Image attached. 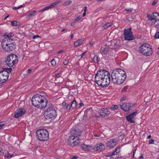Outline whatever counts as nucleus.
<instances>
[{"label":"nucleus","mask_w":159,"mask_h":159,"mask_svg":"<svg viewBox=\"0 0 159 159\" xmlns=\"http://www.w3.org/2000/svg\"><path fill=\"white\" fill-rule=\"evenodd\" d=\"M94 80L98 86L103 87H107L110 83V74L104 70H100L96 74Z\"/></svg>","instance_id":"1"},{"label":"nucleus","mask_w":159,"mask_h":159,"mask_svg":"<svg viewBox=\"0 0 159 159\" xmlns=\"http://www.w3.org/2000/svg\"><path fill=\"white\" fill-rule=\"evenodd\" d=\"M111 76L113 82L117 84L122 83L126 77L125 72L121 69L114 70L111 73Z\"/></svg>","instance_id":"2"},{"label":"nucleus","mask_w":159,"mask_h":159,"mask_svg":"<svg viewBox=\"0 0 159 159\" xmlns=\"http://www.w3.org/2000/svg\"><path fill=\"white\" fill-rule=\"evenodd\" d=\"M32 105L38 108L42 109L46 107L48 103V100L41 95L36 94L32 98Z\"/></svg>","instance_id":"3"},{"label":"nucleus","mask_w":159,"mask_h":159,"mask_svg":"<svg viewBox=\"0 0 159 159\" xmlns=\"http://www.w3.org/2000/svg\"><path fill=\"white\" fill-rule=\"evenodd\" d=\"M2 47L6 52H10L15 49L16 43L12 39L5 38L2 42Z\"/></svg>","instance_id":"4"},{"label":"nucleus","mask_w":159,"mask_h":159,"mask_svg":"<svg viewBox=\"0 0 159 159\" xmlns=\"http://www.w3.org/2000/svg\"><path fill=\"white\" fill-rule=\"evenodd\" d=\"M37 139L41 141H45L49 139V134L48 131L44 129L38 130L36 132Z\"/></svg>","instance_id":"5"},{"label":"nucleus","mask_w":159,"mask_h":159,"mask_svg":"<svg viewBox=\"0 0 159 159\" xmlns=\"http://www.w3.org/2000/svg\"><path fill=\"white\" fill-rule=\"evenodd\" d=\"M139 51L142 54L146 56H150L153 53L151 46L148 44L141 45L139 48Z\"/></svg>","instance_id":"6"},{"label":"nucleus","mask_w":159,"mask_h":159,"mask_svg":"<svg viewBox=\"0 0 159 159\" xmlns=\"http://www.w3.org/2000/svg\"><path fill=\"white\" fill-rule=\"evenodd\" d=\"M47 112L45 118L50 121L54 119L57 116L56 111L52 106L50 107L45 110V112Z\"/></svg>","instance_id":"7"},{"label":"nucleus","mask_w":159,"mask_h":159,"mask_svg":"<svg viewBox=\"0 0 159 159\" xmlns=\"http://www.w3.org/2000/svg\"><path fill=\"white\" fill-rule=\"evenodd\" d=\"M6 61V64L9 67H12L18 62V57L14 54H10Z\"/></svg>","instance_id":"8"},{"label":"nucleus","mask_w":159,"mask_h":159,"mask_svg":"<svg viewBox=\"0 0 159 159\" xmlns=\"http://www.w3.org/2000/svg\"><path fill=\"white\" fill-rule=\"evenodd\" d=\"M125 39V40H132L134 39V37L132 35V32L131 28L125 29L124 32Z\"/></svg>","instance_id":"9"},{"label":"nucleus","mask_w":159,"mask_h":159,"mask_svg":"<svg viewBox=\"0 0 159 159\" xmlns=\"http://www.w3.org/2000/svg\"><path fill=\"white\" fill-rule=\"evenodd\" d=\"M8 73L5 71L0 72V83L2 84L6 82L9 77Z\"/></svg>","instance_id":"10"},{"label":"nucleus","mask_w":159,"mask_h":159,"mask_svg":"<svg viewBox=\"0 0 159 159\" xmlns=\"http://www.w3.org/2000/svg\"><path fill=\"white\" fill-rule=\"evenodd\" d=\"M133 106L132 104H129L127 103H124L120 104L121 108L125 111H128L131 109V108Z\"/></svg>","instance_id":"11"},{"label":"nucleus","mask_w":159,"mask_h":159,"mask_svg":"<svg viewBox=\"0 0 159 159\" xmlns=\"http://www.w3.org/2000/svg\"><path fill=\"white\" fill-rule=\"evenodd\" d=\"M26 111L23 108H19L15 112L14 114L15 118H17L20 116H22L25 112Z\"/></svg>","instance_id":"12"},{"label":"nucleus","mask_w":159,"mask_h":159,"mask_svg":"<svg viewBox=\"0 0 159 159\" xmlns=\"http://www.w3.org/2000/svg\"><path fill=\"white\" fill-rule=\"evenodd\" d=\"M101 53L104 57L107 56L109 55V49L108 46L104 45L102 47L100 50Z\"/></svg>","instance_id":"13"},{"label":"nucleus","mask_w":159,"mask_h":159,"mask_svg":"<svg viewBox=\"0 0 159 159\" xmlns=\"http://www.w3.org/2000/svg\"><path fill=\"white\" fill-rule=\"evenodd\" d=\"M117 141L116 139H110L107 142V145L108 147L112 148L117 144Z\"/></svg>","instance_id":"14"},{"label":"nucleus","mask_w":159,"mask_h":159,"mask_svg":"<svg viewBox=\"0 0 159 159\" xmlns=\"http://www.w3.org/2000/svg\"><path fill=\"white\" fill-rule=\"evenodd\" d=\"M98 114L100 116L104 117L105 116H108L110 114V111L107 109L102 108L99 110Z\"/></svg>","instance_id":"15"},{"label":"nucleus","mask_w":159,"mask_h":159,"mask_svg":"<svg viewBox=\"0 0 159 159\" xmlns=\"http://www.w3.org/2000/svg\"><path fill=\"white\" fill-rule=\"evenodd\" d=\"M137 114V112H134L133 113L130 114L126 116V119L130 123L134 122V120L133 119L134 117Z\"/></svg>","instance_id":"16"},{"label":"nucleus","mask_w":159,"mask_h":159,"mask_svg":"<svg viewBox=\"0 0 159 159\" xmlns=\"http://www.w3.org/2000/svg\"><path fill=\"white\" fill-rule=\"evenodd\" d=\"M71 136H74L75 137H78L81 135L82 132L79 129H72L70 131Z\"/></svg>","instance_id":"17"},{"label":"nucleus","mask_w":159,"mask_h":159,"mask_svg":"<svg viewBox=\"0 0 159 159\" xmlns=\"http://www.w3.org/2000/svg\"><path fill=\"white\" fill-rule=\"evenodd\" d=\"M94 150L96 151H101L104 149V146L103 144L100 143L95 145L94 147Z\"/></svg>","instance_id":"18"},{"label":"nucleus","mask_w":159,"mask_h":159,"mask_svg":"<svg viewBox=\"0 0 159 159\" xmlns=\"http://www.w3.org/2000/svg\"><path fill=\"white\" fill-rule=\"evenodd\" d=\"M81 147L83 150L85 151H89L93 149L91 145H85L84 143L81 145Z\"/></svg>","instance_id":"19"},{"label":"nucleus","mask_w":159,"mask_h":159,"mask_svg":"<svg viewBox=\"0 0 159 159\" xmlns=\"http://www.w3.org/2000/svg\"><path fill=\"white\" fill-rule=\"evenodd\" d=\"M75 139V137L73 136H71L69 138L67 141L69 145L71 147H74V141Z\"/></svg>","instance_id":"20"},{"label":"nucleus","mask_w":159,"mask_h":159,"mask_svg":"<svg viewBox=\"0 0 159 159\" xmlns=\"http://www.w3.org/2000/svg\"><path fill=\"white\" fill-rule=\"evenodd\" d=\"M150 19H148L147 21V23L150 25H152L154 24L157 21L153 18H152L151 17Z\"/></svg>","instance_id":"21"},{"label":"nucleus","mask_w":159,"mask_h":159,"mask_svg":"<svg viewBox=\"0 0 159 159\" xmlns=\"http://www.w3.org/2000/svg\"><path fill=\"white\" fill-rule=\"evenodd\" d=\"M75 139L74 140V146H77L80 142V139L78 138V137H75Z\"/></svg>","instance_id":"22"},{"label":"nucleus","mask_w":159,"mask_h":159,"mask_svg":"<svg viewBox=\"0 0 159 159\" xmlns=\"http://www.w3.org/2000/svg\"><path fill=\"white\" fill-rule=\"evenodd\" d=\"M14 36V34L12 33H6L4 34V36L7 37L9 38Z\"/></svg>","instance_id":"23"},{"label":"nucleus","mask_w":159,"mask_h":159,"mask_svg":"<svg viewBox=\"0 0 159 159\" xmlns=\"http://www.w3.org/2000/svg\"><path fill=\"white\" fill-rule=\"evenodd\" d=\"M77 102L76 101V100L74 99V100L71 103V107L72 108H75L76 106Z\"/></svg>","instance_id":"24"},{"label":"nucleus","mask_w":159,"mask_h":159,"mask_svg":"<svg viewBox=\"0 0 159 159\" xmlns=\"http://www.w3.org/2000/svg\"><path fill=\"white\" fill-rule=\"evenodd\" d=\"M112 25V24L110 23H107L105 25H104L103 27L105 28L106 29L108 27H110V26H111Z\"/></svg>","instance_id":"25"},{"label":"nucleus","mask_w":159,"mask_h":159,"mask_svg":"<svg viewBox=\"0 0 159 159\" xmlns=\"http://www.w3.org/2000/svg\"><path fill=\"white\" fill-rule=\"evenodd\" d=\"M50 8H51V7H50V6H48L47 7H45L44 8L42 9L41 10H40L39 12H43L44 11H45L46 10H48V9H49Z\"/></svg>","instance_id":"26"},{"label":"nucleus","mask_w":159,"mask_h":159,"mask_svg":"<svg viewBox=\"0 0 159 159\" xmlns=\"http://www.w3.org/2000/svg\"><path fill=\"white\" fill-rule=\"evenodd\" d=\"M36 11H32L28 15V17L27 18H30L31 17H32V16H33L34 15V13L36 12Z\"/></svg>","instance_id":"27"},{"label":"nucleus","mask_w":159,"mask_h":159,"mask_svg":"<svg viewBox=\"0 0 159 159\" xmlns=\"http://www.w3.org/2000/svg\"><path fill=\"white\" fill-rule=\"evenodd\" d=\"M118 106L117 105H112L110 107L111 109L112 110L116 109L118 108Z\"/></svg>","instance_id":"28"},{"label":"nucleus","mask_w":159,"mask_h":159,"mask_svg":"<svg viewBox=\"0 0 159 159\" xmlns=\"http://www.w3.org/2000/svg\"><path fill=\"white\" fill-rule=\"evenodd\" d=\"M72 2V1L71 0L66 1L64 2L63 5H66V6H68Z\"/></svg>","instance_id":"29"},{"label":"nucleus","mask_w":159,"mask_h":159,"mask_svg":"<svg viewBox=\"0 0 159 159\" xmlns=\"http://www.w3.org/2000/svg\"><path fill=\"white\" fill-rule=\"evenodd\" d=\"M51 63L53 66H54L56 65V62L54 59H53L51 61Z\"/></svg>","instance_id":"30"},{"label":"nucleus","mask_w":159,"mask_h":159,"mask_svg":"<svg viewBox=\"0 0 159 159\" xmlns=\"http://www.w3.org/2000/svg\"><path fill=\"white\" fill-rule=\"evenodd\" d=\"M117 149H118L117 148H116V150L115 151H113V152L112 153H111V155L112 156H113V155H116L117 153H119L120 152V151H116V150H117Z\"/></svg>","instance_id":"31"},{"label":"nucleus","mask_w":159,"mask_h":159,"mask_svg":"<svg viewBox=\"0 0 159 159\" xmlns=\"http://www.w3.org/2000/svg\"><path fill=\"white\" fill-rule=\"evenodd\" d=\"M12 70V68H8V69H6V70H3L2 71H5L7 72L8 73V75H9V73H11V70Z\"/></svg>","instance_id":"32"},{"label":"nucleus","mask_w":159,"mask_h":159,"mask_svg":"<svg viewBox=\"0 0 159 159\" xmlns=\"http://www.w3.org/2000/svg\"><path fill=\"white\" fill-rule=\"evenodd\" d=\"M79 40V39L75 41L74 43L75 47H77L80 45Z\"/></svg>","instance_id":"33"},{"label":"nucleus","mask_w":159,"mask_h":159,"mask_svg":"<svg viewBox=\"0 0 159 159\" xmlns=\"http://www.w3.org/2000/svg\"><path fill=\"white\" fill-rule=\"evenodd\" d=\"M154 37L156 39L159 38V31H157V32L155 35Z\"/></svg>","instance_id":"34"},{"label":"nucleus","mask_w":159,"mask_h":159,"mask_svg":"<svg viewBox=\"0 0 159 159\" xmlns=\"http://www.w3.org/2000/svg\"><path fill=\"white\" fill-rule=\"evenodd\" d=\"M93 60L95 63H97L98 62V57L95 55L93 58Z\"/></svg>","instance_id":"35"},{"label":"nucleus","mask_w":159,"mask_h":159,"mask_svg":"<svg viewBox=\"0 0 159 159\" xmlns=\"http://www.w3.org/2000/svg\"><path fill=\"white\" fill-rule=\"evenodd\" d=\"M11 24L12 26L17 25V21H14L11 22Z\"/></svg>","instance_id":"36"},{"label":"nucleus","mask_w":159,"mask_h":159,"mask_svg":"<svg viewBox=\"0 0 159 159\" xmlns=\"http://www.w3.org/2000/svg\"><path fill=\"white\" fill-rule=\"evenodd\" d=\"M23 7V5H21L19 7H13V9L16 10L20 8H21V7Z\"/></svg>","instance_id":"37"},{"label":"nucleus","mask_w":159,"mask_h":159,"mask_svg":"<svg viewBox=\"0 0 159 159\" xmlns=\"http://www.w3.org/2000/svg\"><path fill=\"white\" fill-rule=\"evenodd\" d=\"M56 5H57L56 2H54L52 3L50 6L51 8L55 7Z\"/></svg>","instance_id":"38"},{"label":"nucleus","mask_w":159,"mask_h":159,"mask_svg":"<svg viewBox=\"0 0 159 159\" xmlns=\"http://www.w3.org/2000/svg\"><path fill=\"white\" fill-rule=\"evenodd\" d=\"M128 88V87L127 86H125L123 89H122V91L123 92H125L127 90V89Z\"/></svg>","instance_id":"39"},{"label":"nucleus","mask_w":159,"mask_h":159,"mask_svg":"<svg viewBox=\"0 0 159 159\" xmlns=\"http://www.w3.org/2000/svg\"><path fill=\"white\" fill-rule=\"evenodd\" d=\"M14 156L13 154H10L8 152L7 154V157L8 158H11Z\"/></svg>","instance_id":"40"},{"label":"nucleus","mask_w":159,"mask_h":159,"mask_svg":"<svg viewBox=\"0 0 159 159\" xmlns=\"http://www.w3.org/2000/svg\"><path fill=\"white\" fill-rule=\"evenodd\" d=\"M153 16L155 17L156 18H157L159 14L157 12H154L152 14Z\"/></svg>","instance_id":"41"},{"label":"nucleus","mask_w":159,"mask_h":159,"mask_svg":"<svg viewBox=\"0 0 159 159\" xmlns=\"http://www.w3.org/2000/svg\"><path fill=\"white\" fill-rule=\"evenodd\" d=\"M5 124L3 122H2L0 123V129H1L3 126L5 125Z\"/></svg>","instance_id":"42"},{"label":"nucleus","mask_w":159,"mask_h":159,"mask_svg":"<svg viewBox=\"0 0 159 159\" xmlns=\"http://www.w3.org/2000/svg\"><path fill=\"white\" fill-rule=\"evenodd\" d=\"M63 63L65 65H66L68 63V61L67 59H65L63 60Z\"/></svg>","instance_id":"43"},{"label":"nucleus","mask_w":159,"mask_h":159,"mask_svg":"<svg viewBox=\"0 0 159 159\" xmlns=\"http://www.w3.org/2000/svg\"><path fill=\"white\" fill-rule=\"evenodd\" d=\"M154 143V140L153 139H151L148 142V143L149 144H153Z\"/></svg>","instance_id":"44"},{"label":"nucleus","mask_w":159,"mask_h":159,"mask_svg":"<svg viewBox=\"0 0 159 159\" xmlns=\"http://www.w3.org/2000/svg\"><path fill=\"white\" fill-rule=\"evenodd\" d=\"M37 38H41V37L38 35H35L33 36V39H35Z\"/></svg>","instance_id":"45"},{"label":"nucleus","mask_w":159,"mask_h":159,"mask_svg":"<svg viewBox=\"0 0 159 159\" xmlns=\"http://www.w3.org/2000/svg\"><path fill=\"white\" fill-rule=\"evenodd\" d=\"M126 98V97L125 96H123L121 98L120 100L121 101H124L125 100Z\"/></svg>","instance_id":"46"},{"label":"nucleus","mask_w":159,"mask_h":159,"mask_svg":"<svg viewBox=\"0 0 159 159\" xmlns=\"http://www.w3.org/2000/svg\"><path fill=\"white\" fill-rule=\"evenodd\" d=\"M70 104H68L67 105V106H66V109L67 110H69L70 109Z\"/></svg>","instance_id":"47"},{"label":"nucleus","mask_w":159,"mask_h":159,"mask_svg":"<svg viewBox=\"0 0 159 159\" xmlns=\"http://www.w3.org/2000/svg\"><path fill=\"white\" fill-rule=\"evenodd\" d=\"M80 19H81V18L80 17V16H77V17L75 19V21H78Z\"/></svg>","instance_id":"48"},{"label":"nucleus","mask_w":159,"mask_h":159,"mask_svg":"<svg viewBox=\"0 0 159 159\" xmlns=\"http://www.w3.org/2000/svg\"><path fill=\"white\" fill-rule=\"evenodd\" d=\"M155 27L157 29V31H159V24H156Z\"/></svg>","instance_id":"49"},{"label":"nucleus","mask_w":159,"mask_h":159,"mask_svg":"<svg viewBox=\"0 0 159 159\" xmlns=\"http://www.w3.org/2000/svg\"><path fill=\"white\" fill-rule=\"evenodd\" d=\"M62 104V105L63 106L65 107L66 105V102L65 101L63 102Z\"/></svg>","instance_id":"50"},{"label":"nucleus","mask_w":159,"mask_h":159,"mask_svg":"<svg viewBox=\"0 0 159 159\" xmlns=\"http://www.w3.org/2000/svg\"><path fill=\"white\" fill-rule=\"evenodd\" d=\"M111 156L112 155H111V154L110 153H109V154H107L104 155V156L106 157H110V156Z\"/></svg>","instance_id":"51"},{"label":"nucleus","mask_w":159,"mask_h":159,"mask_svg":"<svg viewBox=\"0 0 159 159\" xmlns=\"http://www.w3.org/2000/svg\"><path fill=\"white\" fill-rule=\"evenodd\" d=\"M157 1H154L153 2L152 5L153 6H154V5H155L157 4Z\"/></svg>","instance_id":"52"},{"label":"nucleus","mask_w":159,"mask_h":159,"mask_svg":"<svg viewBox=\"0 0 159 159\" xmlns=\"http://www.w3.org/2000/svg\"><path fill=\"white\" fill-rule=\"evenodd\" d=\"M125 10L126 11H130L131 12L132 11L133 9H131V8H129L128 9H125Z\"/></svg>","instance_id":"53"},{"label":"nucleus","mask_w":159,"mask_h":159,"mask_svg":"<svg viewBox=\"0 0 159 159\" xmlns=\"http://www.w3.org/2000/svg\"><path fill=\"white\" fill-rule=\"evenodd\" d=\"M79 42L80 43V45L82 43V42L83 41V40L82 39H79Z\"/></svg>","instance_id":"54"},{"label":"nucleus","mask_w":159,"mask_h":159,"mask_svg":"<svg viewBox=\"0 0 159 159\" xmlns=\"http://www.w3.org/2000/svg\"><path fill=\"white\" fill-rule=\"evenodd\" d=\"M61 2V0H58L57 2H56L57 5L59 3H60Z\"/></svg>","instance_id":"55"},{"label":"nucleus","mask_w":159,"mask_h":159,"mask_svg":"<svg viewBox=\"0 0 159 159\" xmlns=\"http://www.w3.org/2000/svg\"><path fill=\"white\" fill-rule=\"evenodd\" d=\"M31 69H29L28 70V73H30L31 72Z\"/></svg>","instance_id":"56"},{"label":"nucleus","mask_w":159,"mask_h":159,"mask_svg":"<svg viewBox=\"0 0 159 159\" xmlns=\"http://www.w3.org/2000/svg\"><path fill=\"white\" fill-rule=\"evenodd\" d=\"M151 17V15H150L149 14H147V17L148 18V19H150Z\"/></svg>","instance_id":"57"},{"label":"nucleus","mask_w":159,"mask_h":159,"mask_svg":"<svg viewBox=\"0 0 159 159\" xmlns=\"http://www.w3.org/2000/svg\"><path fill=\"white\" fill-rule=\"evenodd\" d=\"M78 157L77 156H74V157H72L71 159H77L78 158Z\"/></svg>","instance_id":"58"},{"label":"nucleus","mask_w":159,"mask_h":159,"mask_svg":"<svg viewBox=\"0 0 159 159\" xmlns=\"http://www.w3.org/2000/svg\"><path fill=\"white\" fill-rule=\"evenodd\" d=\"M85 53V52H83L82 54L81 55V58H82L83 57V56L84 55Z\"/></svg>","instance_id":"59"},{"label":"nucleus","mask_w":159,"mask_h":159,"mask_svg":"<svg viewBox=\"0 0 159 159\" xmlns=\"http://www.w3.org/2000/svg\"><path fill=\"white\" fill-rule=\"evenodd\" d=\"M55 76H56V77L57 78H58L59 77V74L57 73V74H56L55 75Z\"/></svg>","instance_id":"60"},{"label":"nucleus","mask_w":159,"mask_h":159,"mask_svg":"<svg viewBox=\"0 0 159 159\" xmlns=\"http://www.w3.org/2000/svg\"><path fill=\"white\" fill-rule=\"evenodd\" d=\"M87 8V7L86 6H85L84 7V12H86Z\"/></svg>","instance_id":"61"},{"label":"nucleus","mask_w":159,"mask_h":159,"mask_svg":"<svg viewBox=\"0 0 159 159\" xmlns=\"http://www.w3.org/2000/svg\"><path fill=\"white\" fill-rule=\"evenodd\" d=\"M93 42H90V46H93Z\"/></svg>","instance_id":"62"},{"label":"nucleus","mask_w":159,"mask_h":159,"mask_svg":"<svg viewBox=\"0 0 159 159\" xmlns=\"http://www.w3.org/2000/svg\"><path fill=\"white\" fill-rule=\"evenodd\" d=\"M0 152L1 153H3V150L2 148H0Z\"/></svg>","instance_id":"63"},{"label":"nucleus","mask_w":159,"mask_h":159,"mask_svg":"<svg viewBox=\"0 0 159 159\" xmlns=\"http://www.w3.org/2000/svg\"><path fill=\"white\" fill-rule=\"evenodd\" d=\"M143 158V154H141V155L139 157V158L140 159L141 158Z\"/></svg>","instance_id":"64"}]
</instances>
